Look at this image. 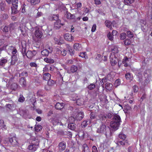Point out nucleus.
I'll return each instance as SVG.
<instances>
[{"label":"nucleus","mask_w":152,"mask_h":152,"mask_svg":"<svg viewBox=\"0 0 152 152\" xmlns=\"http://www.w3.org/2000/svg\"><path fill=\"white\" fill-rule=\"evenodd\" d=\"M21 52L23 56L26 55L27 58L30 59H31L32 58L35 56L37 53V51L34 50L32 51L31 50H28L26 53V47L24 48L23 47Z\"/></svg>","instance_id":"nucleus-1"},{"label":"nucleus","mask_w":152,"mask_h":152,"mask_svg":"<svg viewBox=\"0 0 152 152\" xmlns=\"http://www.w3.org/2000/svg\"><path fill=\"white\" fill-rule=\"evenodd\" d=\"M84 113L82 112H78L75 113V114L72 117H71L69 120H72L73 121H80L84 117Z\"/></svg>","instance_id":"nucleus-2"},{"label":"nucleus","mask_w":152,"mask_h":152,"mask_svg":"<svg viewBox=\"0 0 152 152\" xmlns=\"http://www.w3.org/2000/svg\"><path fill=\"white\" fill-rule=\"evenodd\" d=\"M12 6L11 7L12 12V14H16L19 12L18 10V0H12Z\"/></svg>","instance_id":"nucleus-3"},{"label":"nucleus","mask_w":152,"mask_h":152,"mask_svg":"<svg viewBox=\"0 0 152 152\" xmlns=\"http://www.w3.org/2000/svg\"><path fill=\"white\" fill-rule=\"evenodd\" d=\"M110 62L112 66H114L116 64L118 59L114 54L111 53V55L110 56Z\"/></svg>","instance_id":"nucleus-4"},{"label":"nucleus","mask_w":152,"mask_h":152,"mask_svg":"<svg viewBox=\"0 0 152 152\" xmlns=\"http://www.w3.org/2000/svg\"><path fill=\"white\" fill-rule=\"evenodd\" d=\"M53 49L51 47H49L47 49L43 50L41 51V54L44 56H47L49 53H51L53 51Z\"/></svg>","instance_id":"nucleus-5"},{"label":"nucleus","mask_w":152,"mask_h":152,"mask_svg":"<svg viewBox=\"0 0 152 152\" xmlns=\"http://www.w3.org/2000/svg\"><path fill=\"white\" fill-rule=\"evenodd\" d=\"M37 141L38 143V144H36L35 142H33L31 144L29 145L28 147V148L32 152L35 151L37 148L36 147V146H38L39 145V141L38 140H37Z\"/></svg>","instance_id":"nucleus-6"},{"label":"nucleus","mask_w":152,"mask_h":152,"mask_svg":"<svg viewBox=\"0 0 152 152\" xmlns=\"http://www.w3.org/2000/svg\"><path fill=\"white\" fill-rule=\"evenodd\" d=\"M120 124L119 121L114 122L111 121L110 123V126L111 127L115 130H116L118 128V127Z\"/></svg>","instance_id":"nucleus-7"},{"label":"nucleus","mask_w":152,"mask_h":152,"mask_svg":"<svg viewBox=\"0 0 152 152\" xmlns=\"http://www.w3.org/2000/svg\"><path fill=\"white\" fill-rule=\"evenodd\" d=\"M69 123L68 124V127L69 128L72 130H75L77 126V125L74 122L75 121H73L71 120H70V121L69 119Z\"/></svg>","instance_id":"nucleus-8"},{"label":"nucleus","mask_w":152,"mask_h":152,"mask_svg":"<svg viewBox=\"0 0 152 152\" xmlns=\"http://www.w3.org/2000/svg\"><path fill=\"white\" fill-rule=\"evenodd\" d=\"M56 21L54 24V28L56 29H59L61 28V26H63L64 25V23H61V20L59 19Z\"/></svg>","instance_id":"nucleus-9"},{"label":"nucleus","mask_w":152,"mask_h":152,"mask_svg":"<svg viewBox=\"0 0 152 152\" xmlns=\"http://www.w3.org/2000/svg\"><path fill=\"white\" fill-rule=\"evenodd\" d=\"M104 123L102 122V124L99 128L97 130V132L99 133L103 134L104 133Z\"/></svg>","instance_id":"nucleus-10"},{"label":"nucleus","mask_w":152,"mask_h":152,"mask_svg":"<svg viewBox=\"0 0 152 152\" xmlns=\"http://www.w3.org/2000/svg\"><path fill=\"white\" fill-rule=\"evenodd\" d=\"M66 143L64 142H60L58 145V148L60 151H62L64 150L66 148Z\"/></svg>","instance_id":"nucleus-11"},{"label":"nucleus","mask_w":152,"mask_h":152,"mask_svg":"<svg viewBox=\"0 0 152 152\" xmlns=\"http://www.w3.org/2000/svg\"><path fill=\"white\" fill-rule=\"evenodd\" d=\"M64 37L65 40L69 41H72L73 39V37L71 34L67 33L64 35Z\"/></svg>","instance_id":"nucleus-12"},{"label":"nucleus","mask_w":152,"mask_h":152,"mask_svg":"<svg viewBox=\"0 0 152 152\" xmlns=\"http://www.w3.org/2000/svg\"><path fill=\"white\" fill-rule=\"evenodd\" d=\"M19 83L23 87H25L26 86V82L25 77L21 78L19 80Z\"/></svg>","instance_id":"nucleus-13"},{"label":"nucleus","mask_w":152,"mask_h":152,"mask_svg":"<svg viewBox=\"0 0 152 152\" xmlns=\"http://www.w3.org/2000/svg\"><path fill=\"white\" fill-rule=\"evenodd\" d=\"M18 60V57L17 54L15 55H13L11 56V64L12 65H14L15 63Z\"/></svg>","instance_id":"nucleus-14"},{"label":"nucleus","mask_w":152,"mask_h":152,"mask_svg":"<svg viewBox=\"0 0 152 152\" xmlns=\"http://www.w3.org/2000/svg\"><path fill=\"white\" fill-rule=\"evenodd\" d=\"M64 106V104L63 103L57 102L55 105L56 109L58 110H61L62 109Z\"/></svg>","instance_id":"nucleus-15"},{"label":"nucleus","mask_w":152,"mask_h":152,"mask_svg":"<svg viewBox=\"0 0 152 152\" xmlns=\"http://www.w3.org/2000/svg\"><path fill=\"white\" fill-rule=\"evenodd\" d=\"M9 140L11 145L13 146L17 145L18 143L17 141L16 140V137H10Z\"/></svg>","instance_id":"nucleus-16"},{"label":"nucleus","mask_w":152,"mask_h":152,"mask_svg":"<svg viewBox=\"0 0 152 152\" xmlns=\"http://www.w3.org/2000/svg\"><path fill=\"white\" fill-rule=\"evenodd\" d=\"M18 30H20L21 31V32L23 35H25L26 34V28L25 26H19L18 28Z\"/></svg>","instance_id":"nucleus-17"},{"label":"nucleus","mask_w":152,"mask_h":152,"mask_svg":"<svg viewBox=\"0 0 152 152\" xmlns=\"http://www.w3.org/2000/svg\"><path fill=\"white\" fill-rule=\"evenodd\" d=\"M34 34L36 37L41 38L43 35L42 32L39 29L36 30L34 32Z\"/></svg>","instance_id":"nucleus-18"},{"label":"nucleus","mask_w":152,"mask_h":152,"mask_svg":"<svg viewBox=\"0 0 152 152\" xmlns=\"http://www.w3.org/2000/svg\"><path fill=\"white\" fill-rule=\"evenodd\" d=\"M59 18V15L57 14L56 15H53L50 16L48 18V19L51 21H53L54 20H58V19Z\"/></svg>","instance_id":"nucleus-19"},{"label":"nucleus","mask_w":152,"mask_h":152,"mask_svg":"<svg viewBox=\"0 0 152 152\" xmlns=\"http://www.w3.org/2000/svg\"><path fill=\"white\" fill-rule=\"evenodd\" d=\"M98 117L99 120L101 121V123L104 122V111L101 112L98 115Z\"/></svg>","instance_id":"nucleus-20"},{"label":"nucleus","mask_w":152,"mask_h":152,"mask_svg":"<svg viewBox=\"0 0 152 152\" xmlns=\"http://www.w3.org/2000/svg\"><path fill=\"white\" fill-rule=\"evenodd\" d=\"M112 121H114V122H117V121H119V123H120L121 122V120L120 117L118 115H115L113 118Z\"/></svg>","instance_id":"nucleus-21"},{"label":"nucleus","mask_w":152,"mask_h":152,"mask_svg":"<svg viewBox=\"0 0 152 152\" xmlns=\"http://www.w3.org/2000/svg\"><path fill=\"white\" fill-rule=\"evenodd\" d=\"M43 75V79L45 81H48L51 78V75L48 73H46L44 74Z\"/></svg>","instance_id":"nucleus-22"},{"label":"nucleus","mask_w":152,"mask_h":152,"mask_svg":"<svg viewBox=\"0 0 152 152\" xmlns=\"http://www.w3.org/2000/svg\"><path fill=\"white\" fill-rule=\"evenodd\" d=\"M90 150L88 145L86 144H84L82 146V152H90Z\"/></svg>","instance_id":"nucleus-23"},{"label":"nucleus","mask_w":152,"mask_h":152,"mask_svg":"<svg viewBox=\"0 0 152 152\" xmlns=\"http://www.w3.org/2000/svg\"><path fill=\"white\" fill-rule=\"evenodd\" d=\"M7 59L5 58H2L0 60V66H4L5 64L7 62Z\"/></svg>","instance_id":"nucleus-24"},{"label":"nucleus","mask_w":152,"mask_h":152,"mask_svg":"<svg viewBox=\"0 0 152 152\" xmlns=\"http://www.w3.org/2000/svg\"><path fill=\"white\" fill-rule=\"evenodd\" d=\"M66 17L70 19H75V16L74 14H71L68 11L66 12Z\"/></svg>","instance_id":"nucleus-25"},{"label":"nucleus","mask_w":152,"mask_h":152,"mask_svg":"<svg viewBox=\"0 0 152 152\" xmlns=\"http://www.w3.org/2000/svg\"><path fill=\"white\" fill-rule=\"evenodd\" d=\"M124 112L126 113H128L131 110L132 108L129 105L127 104L124 106Z\"/></svg>","instance_id":"nucleus-26"},{"label":"nucleus","mask_w":152,"mask_h":152,"mask_svg":"<svg viewBox=\"0 0 152 152\" xmlns=\"http://www.w3.org/2000/svg\"><path fill=\"white\" fill-rule=\"evenodd\" d=\"M6 4L5 2H2L0 3V10L2 11H4Z\"/></svg>","instance_id":"nucleus-27"},{"label":"nucleus","mask_w":152,"mask_h":152,"mask_svg":"<svg viewBox=\"0 0 152 152\" xmlns=\"http://www.w3.org/2000/svg\"><path fill=\"white\" fill-rule=\"evenodd\" d=\"M28 1L30 2L32 5H35L40 2V0H28Z\"/></svg>","instance_id":"nucleus-28"},{"label":"nucleus","mask_w":152,"mask_h":152,"mask_svg":"<svg viewBox=\"0 0 152 152\" xmlns=\"http://www.w3.org/2000/svg\"><path fill=\"white\" fill-rule=\"evenodd\" d=\"M126 34L124 32L121 33L120 34L119 38L121 40H123L126 37Z\"/></svg>","instance_id":"nucleus-29"},{"label":"nucleus","mask_w":152,"mask_h":152,"mask_svg":"<svg viewBox=\"0 0 152 152\" xmlns=\"http://www.w3.org/2000/svg\"><path fill=\"white\" fill-rule=\"evenodd\" d=\"M107 38L110 41H113V36L111 34L110 32H108L107 33Z\"/></svg>","instance_id":"nucleus-30"},{"label":"nucleus","mask_w":152,"mask_h":152,"mask_svg":"<svg viewBox=\"0 0 152 152\" xmlns=\"http://www.w3.org/2000/svg\"><path fill=\"white\" fill-rule=\"evenodd\" d=\"M74 48L76 50H79L81 48V45L79 43H75L73 45Z\"/></svg>","instance_id":"nucleus-31"},{"label":"nucleus","mask_w":152,"mask_h":152,"mask_svg":"<svg viewBox=\"0 0 152 152\" xmlns=\"http://www.w3.org/2000/svg\"><path fill=\"white\" fill-rule=\"evenodd\" d=\"M112 84L110 83H107L105 84V88L108 90H111Z\"/></svg>","instance_id":"nucleus-32"},{"label":"nucleus","mask_w":152,"mask_h":152,"mask_svg":"<svg viewBox=\"0 0 152 152\" xmlns=\"http://www.w3.org/2000/svg\"><path fill=\"white\" fill-rule=\"evenodd\" d=\"M134 0H124V3L126 5H130L133 3Z\"/></svg>","instance_id":"nucleus-33"},{"label":"nucleus","mask_w":152,"mask_h":152,"mask_svg":"<svg viewBox=\"0 0 152 152\" xmlns=\"http://www.w3.org/2000/svg\"><path fill=\"white\" fill-rule=\"evenodd\" d=\"M112 23L110 22L107 20L105 21V25L107 27L109 28L110 30L113 29V28L112 27Z\"/></svg>","instance_id":"nucleus-34"},{"label":"nucleus","mask_w":152,"mask_h":152,"mask_svg":"<svg viewBox=\"0 0 152 152\" xmlns=\"http://www.w3.org/2000/svg\"><path fill=\"white\" fill-rule=\"evenodd\" d=\"M35 131L37 132H38L39 131H40V130L42 129V126L40 125H35Z\"/></svg>","instance_id":"nucleus-35"},{"label":"nucleus","mask_w":152,"mask_h":152,"mask_svg":"<svg viewBox=\"0 0 152 152\" xmlns=\"http://www.w3.org/2000/svg\"><path fill=\"white\" fill-rule=\"evenodd\" d=\"M125 77L127 80H132V76L129 73H126L125 75Z\"/></svg>","instance_id":"nucleus-36"},{"label":"nucleus","mask_w":152,"mask_h":152,"mask_svg":"<svg viewBox=\"0 0 152 152\" xmlns=\"http://www.w3.org/2000/svg\"><path fill=\"white\" fill-rule=\"evenodd\" d=\"M44 60L45 62L51 64L53 63L54 61V60L53 59L48 58H45L44 59Z\"/></svg>","instance_id":"nucleus-37"},{"label":"nucleus","mask_w":152,"mask_h":152,"mask_svg":"<svg viewBox=\"0 0 152 152\" xmlns=\"http://www.w3.org/2000/svg\"><path fill=\"white\" fill-rule=\"evenodd\" d=\"M137 76L138 77V81L142 83V74L141 72H138L137 75Z\"/></svg>","instance_id":"nucleus-38"},{"label":"nucleus","mask_w":152,"mask_h":152,"mask_svg":"<svg viewBox=\"0 0 152 152\" xmlns=\"http://www.w3.org/2000/svg\"><path fill=\"white\" fill-rule=\"evenodd\" d=\"M144 74L145 77L149 78L151 77V75L150 74V71L149 70H145Z\"/></svg>","instance_id":"nucleus-39"},{"label":"nucleus","mask_w":152,"mask_h":152,"mask_svg":"<svg viewBox=\"0 0 152 152\" xmlns=\"http://www.w3.org/2000/svg\"><path fill=\"white\" fill-rule=\"evenodd\" d=\"M55 83V81L51 80L50 79L48 80V85L49 86H52Z\"/></svg>","instance_id":"nucleus-40"},{"label":"nucleus","mask_w":152,"mask_h":152,"mask_svg":"<svg viewBox=\"0 0 152 152\" xmlns=\"http://www.w3.org/2000/svg\"><path fill=\"white\" fill-rule=\"evenodd\" d=\"M126 34L128 37L130 38H132L133 37V33L130 31H127Z\"/></svg>","instance_id":"nucleus-41"},{"label":"nucleus","mask_w":152,"mask_h":152,"mask_svg":"<svg viewBox=\"0 0 152 152\" xmlns=\"http://www.w3.org/2000/svg\"><path fill=\"white\" fill-rule=\"evenodd\" d=\"M83 99H78L76 102L77 104L78 105H82L83 103Z\"/></svg>","instance_id":"nucleus-42"},{"label":"nucleus","mask_w":152,"mask_h":152,"mask_svg":"<svg viewBox=\"0 0 152 152\" xmlns=\"http://www.w3.org/2000/svg\"><path fill=\"white\" fill-rule=\"evenodd\" d=\"M77 70V66L73 65L71 67V71L72 73L75 72Z\"/></svg>","instance_id":"nucleus-43"},{"label":"nucleus","mask_w":152,"mask_h":152,"mask_svg":"<svg viewBox=\"0 0 152 152\" xmlns=\"http://www.w3.org/2000/svg\"><path fill=\"white\" fill-rule=\"evenodd\" d=\"M113 113H112L109 112H107L106 113V116H105V118H111L112 117Z\"/></svg>","instance_id":"nucleus-44"},{"label":"nucleus","mask_w":152,"mask_h":152,"mask_svg":"<svg viewBox=\"0 0 152 152\" xmlns=\"http://www.w3.org/2000/svg\"><path fill=\"white\" fill-rule=\"evenodd\" d=\"M18 85L17 83H13L11 86V88L13 90H15L18 88Z\"/></svg>","instance_id":"nucleus-45"},{"label":"nucleus","mask_w":152,"mask_h":152,"mask_svg":"<svg viewBox=\"0 0 152 152\" xmlns=\"http://www.w3.org/2000/svg\"><path fill=\"white\" fill-rule=\"evenodd\" d=\"M107 129L108 130V134L107 133V132H106V133H105V135L106 136V137H107V135H110L111 134V131L110 130V128H109L108 126H107V127L105 126V130H106Z\"/></svg>","instance_id":"nucleus-46"},{"label":"nucleus","mask_w":152,"mask_h":152,"mask_svg":"<svg viewBox=\"0 0 152 152\" xmlns=\"http://www.w3.org/2000/svg\"><path fill=\"white\" fill-rule=\"evenodd\" d=\"M131 43V41L128 39H126L124 41V44L125 45H129Z\"/></svg>","instance_id":"nucleus-47"},{"label":"nucleus","mask_w":152,"mask_h":152,"mask_svg":"<svg viewBox=\"0 0 152 152\" xmlns=\"http://www.w3.org/2000/svg\"><path fill=\"white\" fill-rule=\"evenodd\" d=\"M59 4V5H58V8H60L62 10H64L66 8V7L64 5L62 2H60Z\"/></svg>","instance_id":"nucleus-48"},{"label":"nucleus","mask_w":152,"mask_h":152,"mask_svg":"<svg viewBox=\"0 0 152 152\" xmlns=\"http://www.w3.org/2000/svg\"><path fill=\"white\" fill-rule=\"evenodd\" d=\"M95 88V85L93 84H91L87 86V88L90 90H92Z\"/></svg>","instance_id":"nucleus-49"},{"label":"nucleus","mask_w":152,"mask_h":152,"mask_svg":"<svg viewBox=\"0 0 152 152\" xmlns=\"http://www.w3.org/2000/svg\"><path fill=\"white\" fill-rule=\"evenodd\" d=\"M25 98L22 95H20V97L18 99V101L21 102H23L25 101Z\"/></svg>","instance_id":"nucleus-50"},{"label":"nucleus","mask_w":152,"mask_h":152,"mask_svg":"<svg viewBox=\"0 0 152 152\" xmlns=\"http://www.w3.org/2000/svg\"><path fill=\"white\" fill-rule=\"evenodd\" d=\"M112 51L113 53L112 54H114L115 55V54L118 53V50L117 47H114L113 49H112Z\"/></svg>","instance_id":"nucleus-51"},{"label":"nucleus","mask_w":152,"mask_h":152,"mask_svg":"<svg viewBox=\"0 0 152 152\" xmlns=\"http://www.w3.org/2000/svg\"><path fill=\"white\" fill-rule=\"evenodd\" d=\"M127 143V140L125 141L123 140L120 141H118L117 144L119 145V143H120L121 145L123 146L125 145V143Z\"/></svg>","instance_id":"nucleus-52"},{"label":"nucleus","mask_w":152,"mask_h":152,"mask_svg":"<svg viewBox=\"0 0 152 152\" xmlns=\"http://www.w3.org/2000/svg\"><path fill=\"white\" fill-rule=\"evenodd\" d=\"M133 91L134 93L137 92L139 89V88L138 86L136 85H134L132 87Z\"/></svg>","instance_id":"nucleus-53"},{"label":"nucleus","mask_w":152,"mask_h":152,"mask_svg":"<svg viewBox=\"0 0 152 152\" xmlns=\"http://www.w3.org/2000/svg\"><path fill=\"white\" fill-rule=\"evenodd\" d=\"M119 137L121 139L124 140L126 137V136L123 133H121L119 135Z\"/></svg>","instance_id":"nucleus-54"},{"label":"nucleus","mask_w":152,"mask_h":152,"mask_svg":"<svg viewBox=\"0 0 152 152\" xmlns=\"http://www.w3.org/2000/svg\"><path fill=\"white\" fill-rule=\"evenodd\" d=\"M87 121L85 120L81 124V126L83 128H84L87 126Z\"/></svg>","instance_id":"nucleus-55"},{"label":"nucleus","mask_w":152,"mask_h":152,"mask_svg":"<svg viewBox=\"0 0 152 152\" xmlns=\"http://www.w3.org/2000/svg\"><path fill=\"white\" fill-rule=\"evenodd\" d=\"M149 82V78L145 77V79L143 82V85L144 86L146 85Z\"/></svg>","instance_id":"nucleus-56"},{"label":"nucleus","mask_w":152,"mask_h":152,"mask_svg":"<svg viewBox=\"0 0 152 152\" xmlns=\"http://www.w3.org/2000/svg\"><path fill=\"white\" fill-rule=\"evenodd\" d=\"M120 80L119 79L116 80L115 82V86H118L120 85Z\"/></svg>","instance_id":"nucleus-57"},{"label":"nucleus","mask_w":152,"mask_h":152,"mask_svg":"<svg viewBox=\"0 0 152 152\" xmlns=\"http://www.w3.org/2000/svg\"><path fill=\"white\" fill-rule=\"evenodd\" d=\"M140 23L142 27H144V26H145L146 23L145 21L143 20H141Z\"/></svg>","instance_id":"nucleus-58"},{"label":"nucleus","mask_w":152,"mask_h":152,"mask_svg":"<svg viewBox=\"0 0 152 152\" xmlns=\"http://www.w3.org/2000/svg\"><path fill=\"white\" fill-rule=\"evenodd\" d=\"M8 17V15L7 14H4L2 15V19L3 20H5L7 19Z\"/></svg>","instance_id":"nucleus-59"},{"label":"nucleus","mask_w":152,"mask_h":152,"mask_svg":"<svg viewBox=\"0 0 152 152\" xmlns=\"http://www.w3.org/2000/svg\"><path fill=\"white\" fill-rule=\"evenodd\" d=\"M51 120V122L53 125H56L57 124L58 122L57 120L55 119L54 118H52Z\"/></svg>","instance_id":"nucleus-60"},{"label":"nucleus","mask_w":152,"mask_h":152,"mask_svg":"<svg viewBox=\"0 0 152 152\" xmlns=\"http://www.w3.org/2000/svg\"><path fill=\"white\" fill-rule=\"evenodd\" d=\"M43 15V14L41 12H38L37 14V15L35 16L36 18H38L42 16Z\"/></svg>","instance_id":"nucleus-61"},{"label":"nucleus","mask_w":152,"mask_h":152,"mask_svg":"<svg viewBox=\"0 0 152 152\" xmlns=\"http://www.w3.org/2000/svg\"><path fill=\"white\" fill-rule=\"evenodd\" d=\"M61 54L63 56H65L66 54V51L65 49L60 50Z\"/></svg>","instance_id":"nucleus-62"},{"label":"nucleus","mask_w":152,"mask_h":152,"mask_svg":"<svg viewBox=\"0 0 152 152\" xmlns=\"http://www.w3.org/2000/svg\"><path fill=\"white\" fill-rule=\"evenodd\" d=\"M10 29V28L8 26H5L2 30L3 32H7Z\"/></svg>","instance_id":"nucleus-63"},{"label":"nucleus","mask_w":152,"mask_h":152,"mask_svg":"<svg viewBox=\"0 0 152 152\" xmlns=\"http://www.w3.org/2000/svg\"><path fill=\"white\" fill-rule=\"evenodd\" d=\"M92 152H98L96 147L95 146H93L92 147Z\"/></svg>","instance_id":"nucleus-64"}]
</instances>
